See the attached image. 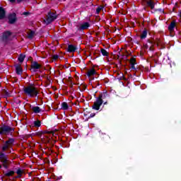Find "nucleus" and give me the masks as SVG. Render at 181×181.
Segmentation results:
<instances>
[{"instance_id": "14", "label": "nucleus", "mask_w": 181, "mask_h": 181, "mask_svg": "<svg viewBox=\"0 0 181 181\" xmlns=\"http://www.w3.org/2000/svg\"><path fill=\"white\" fill-rule=\"evenodd\" d=\"M94 67H95V65H94L93 67L90 70L88 71V72L86 73L88 77H91V76L97 74V71H95Z\"/></svg>"}, {"instance_id": "21", "label": "nucleus", "mask_w": 181, "mask_h": 181, "mask_svg": "<svg viewBox=\"0 0 181 181\" xmlns=\"http://www.w3.org/2000/svg\"><path fill=\"white\" fill-rule=\"evenodd\" d=\"M14 142H15V139L9 138L8 140L5 141V144H6L7 145L11 146L13 145Z\"/></svg>"}, {"instance_id": "39", "label": "nucleus", "mask_w": 181, "mask_h": 181, "mask_svg": "<svg viewBox=\"0 0 181 181\" xmlns=\"http://www.w3.org/2000/svg\"><path fill=\"white\" fill-rule=\"evenodd\" d=\"M131 25H132V26H135V23H134V22H131Z\"/></svg>"}, {"instance_id": "31", "label": "nucleus", "mask_w": 181, "mask_h": 181, "mask_svg": "<svg viewBox=\"0 0 181 181\" xmlns=\"http://www.w3.org/2000/svg\"><path fill=\"white\" fill-rule=\"evenodd\" d=\"M33 36H35V32L30 31V33L28 34L29 39H33Z\"/></svg>"}, {"instance_id": "38", "label": "nucleus", "mask_w": 181, "mask_h": 181, "mask_svg": "<svg viewBox=\"0 0 181 181\" xmlns=\"http://www.w3.org/2000/svg\"><path fill=\"white\" fill-rule=\"evenodd\" d=\"M17 1V4H21V2H22V1L23 0H16Z\"/></svg>"}, {"instance_id": "40", "label": "nucleus", "mask_w": 181, "mask_h": 181, "mask_svg": "<svg viewBox=\"0 0 181 181\" xmlns=\"http://www.w3.org/2000/svg\"><path fill=\"white\" fill-rule=\"evenodd\" d=\"M70 88H73V83L71 82Z\"/></svg>"}, {"instance_id": "25", "label": "nucleus", "mask_w": 181, "mask_h": 181, "mask_svg": "<svg viewBox=\"0 0 181 181\" xmlns=\"http://www.w3.org/2000/svg\"><path fill=\"white\" fill-rule=\"evenodd\" d=\"M16 173L18 176H16V177L21 178L22 177V173H23V170H22L21 168H18L16 171Z\"/></svg>"}, {"instance_id": "4", "label": "nucleus", "mask_w": 181, "mask_h": 181, "mask_svg": "<svg viewBox=\"0 0 181 181\" xmlns=\"http://www.w3.org/2000/svg\"><path fill=\"white\" fill-rule=\"evenodd\" d=\"M15 131L14 128H12L8 125H3L0 127V135H4V134H9L10 132H13Z\"/></svg>"}, {"instance_id": "32", "label": "nucleus", "mask_w": 181, "mask_h": 181, "mask_svg": "<svg viewBox=\"0 0 181 181\" xmlns=\"http://www.w3.org/2000/svg\"><path fill=\"white\" fill-rule=\"evenodd\" d=\"M94 117H95V113H91V114L87 117V119H86V121H88V119H90V118H94Z\"/></svg>"}, {"instance_id": "15", "label": "nucleus", "mask_w": 181, "mask_h": 181, "mask_svg": "<svg viewBox=\"0 0 181 181\" xmlns=\"http://www.w3.org/2000/svg\"><path fill=\"white\" fill-rule=\"evenodd\" d=\"M31 110H32L33 112H34V114H39V113L42 112V109L39 106H33L31 107Z\"/></svg>"}, {"instance_id": "1", "label": "nucleus", "mask_w": 181, "mask_h": 181, "mask_svg": "<svg viewBox=\"0 0 181 181\" xmlns=\"http://www.w3.org/2000/svg\"><path fill=\"white\" fill-rule=\"evenodd\" d=\"M23 93H25L26 95H28V97L35 98V97H37L39 90H37V88L35 87L33 85H31L27 87H24Z\"/></svg>"}, {"instance_id": "33", "label": "nucleus", "mask_w": 181, "mask_h": 181, "mask_svg": "<svg viewBox=\"0 0 181 181\" xmlns=\"http://www.w3.org/2000/svg\"><path fill=\"white\" fill-rule=\"evenodd\" d=\"M103 6H100V7H98L97 8H96V13H100V12H101V9H103Z\"/></svg>"}, {"instance_id": "10", "label": "nucleus", "mask_w": 181, "mask_h": 181, "mask_svg": "<svg viewBox=\"0 0 181 181\" xmlns=\"http://www.w3.org/2000/svg\"><path fill=\"white\" fill-rule=\"evenodd\" d=\"M14 67L16 69V73L18 74V76H22L23 74V69H22V66L19 64L14 65Z\"/></svg>"}, {"instance_id": "11", "label": "nucleus", "mask_w": 181, "mask_h": 181, "mask_svg": "<svg viewBox=\"0 0 181 181\" xmlns=\"http://www.w3.org/2000/svg\"><path fill=\"white\" fill-rule=\"evenodd\" d=\"M1 163L4 169H9V165H11V161H9L8 158H6L5 160H1Z\"/></svg>"}, {"instance_id": "20", "label": "nucleus", "mask_w": 181, "mask_h": 181, "mask_svg": "<svg viewBox=\"0 0 181 181\" xmlns=\"http://www.w3.org/2000/svg\"><path fill=\"white\" fill-rule=\"evenodd\" d=\"M13 175H15V171L13 170H8L4 173V176H6V177H11V176H13Z\"/></svg>"}, {"instance_id": "24", "label": "nucleus", "mask_w": 181, "mask_h": 181, "mask_svg": "<svg viewBox=\"0 0 181 181\" xmlns=\"http://www.w3.org/2000/svg\"><path fill=\"white\" fill-rule=\"evenodd\" d=\"M33 125L34 127H35V128H39V127H41L42 122H40V120H36L34 121Z\"/></svg>"}, {"instance_id": "37", "label": "nucleus", "mask_w": 181, "mask_h": 181, "mask_svg": "<svg viewBox=\"0 0 181 181\" xmlns=\"http://www.w3.org/2000/svg\"><path fill=\"white\" fill-rule=\"evenodd\" d=\"M30 13L29 12H24L23 15H25L26 16H28V15H29Z\"/></svg>"}, {"instance_id": "43", "label": "nucleus", "mask_w": 181, "mask_h": 181, "mask_svg": "<svg viewBox=\"0 0 181 181\" xmlns=\"http://www.w3.org/2000/svg\"><path fill=\"white\" fill-rule=\"evenodd\" d=\"M136 73L138 74L139 73H141V71L139 69V70L136 71Z\"/></svg>"}, {"instance_id": "7", "label": "nucleus", "mask_w": 181, "mask_h": 181, "mask_svg": "<svg viewBox=\"0 0 181 181\" xmlns=\"http://www.w3.org/2000/svg\"><path fill=\"white\" fill-rule=\"evenodd\" d=\"M103 103H104V100H100V99H98V98L96 99V101L94 102L93 105L92 106L93 110H95L96 111H98L101 105H103Z\"/></svg>"}, {"instance_id": "8", "label": "nucleus", "mask_w": 181, "mask_h": 181, "mask_svg": "<svg viewBox=\"0 0 181 181\" xmlns=\"http://www.w3.org/2000/svg\"><path fill=\"white\" fill-rule=\"evenodd\" d=\"M8 23L10 25H13V23H16L18 21V18H16V13H13L8 15Z\"/></svg>"}, {"instance_id": "5", "label": "nucleus", "mask_w": 181, "mask_h": 181, "mask_svg": "<svg viewBox=\"0 0 181 181\" xmlns=\"http://www.w3.org/2000/svg\"><path fill=\"white\" fill-rule=\"evenodd\" d=\"M10 36H12V32H11L9 30L4 31L1 36L2 42H4V43H6V42H8V40H9Z\"/></svg>"}, {"instance_id": "42", "label": "nucleus", "mask_w": 181, "mask_h": 181, "mask_svg": "<svg viewBox=\"0 0 181 181\" xmlns=\"http://www.w3.org/2000/svg\"><path fill=\"white\" fill-rule=\"evenodd\" d=\"M0 108H2V103L0 102Z\"/></svg>"}, {"instance_id": "48", "label": "nucleus", "mask_w": 181, "mask_h": 181, "mask_svg": "<svg viewBox=\"0 0 181 181\" xmlns=\"http://www.w3.org/2000/svg\"><path fill=\"white\" fill-rule=\"evenodd\" d=\"M160 11H162V9H160Z\"/></svg>"}, {"instance_id": "27", "label": "nucleus", "mask_w": 181, "mask_h": 181, "mask_svg": "<svg viewBox=\"0 0 181 181\" xmlns=\"http://www.w3.org/2000/svg\"><path fill=\"white\" fill-rule=\"evenodd\" d=\"M147 5L151 8V9H153L155 8V3L152 1H147Z\"/></svg>"}, {"instance_id": "3", "label": "nucleus", "mask_w": 181, "mask_h": 181, "mask_svg": "<svg viewBox=\"0 0 181 181\" xmlns=\"http://www.w3.org/2000/svg\"><path fill=\"white\" fill-rule=\"evenodd\" d=\"M90 26V23L84 22L80 25H76V32H79V33L84 35V30H87Z\"/></svg>"}, {"instance_id": "2", "label": "nucleus", "mask_w": 181, "mask_h": 181, "mask_svg": "<svg viewBox=\"0 0 181 181\" xmlns=\"http://www.w3.org/2000/svg\"><path fill=\"white\" fill-rule=\"evenodd\" d=\"M57 19V13L49 11L47 15V18L45 20V22L47 25H50L52 22H54Z\"/></svg>"}, {"instance_id": "46", "label": "nucleus", "mask_w": 181, "mask_h": 181, "mask_svg": "<svg viewBox=\"0 0 181 181\" xmlns=\"http://www.w3.org/2000/svg\"><path fill=\"white\" fill-rule=\"evenodd\" d=\"M0 169H2V165H0Z\"/></svg>"}, {"instance_id": "22", "label": "nucleus", "mask_w": 181, "mask_h": 181, "mask_svg": "<svg viewBox=\"0 0 181 181\" xmlns=\"http://www.w3.org/2000/svg\"><path fill=\"white\" fill-rule=\"evenodd\" d=\"M25 57H26V55L23 54H20V55L18 56V60L20 63H22L23 62L25 61Z\"/></svg>"}, {"instance_id": "36", "label": "nucleus", "mask_w": 181, "mask_h": 181, "mask_svg": "<svg viewBox=\"0 0 181 181\" xmlns=\"http://www.w3.org/2000/svg\"><path fill=\"white\" fill-rule=\"evenodd\" d=\"M9 2H11V4H13L16 1V0H8Z\"/></svg>"}, {"instance_id": "12", "label": "nucleus", "mask_w": 181, "mask_h": 181, "mask_svg": "<svg viewBox=\"0 0 181 181\" xmlns=\"http://www.w3.org/2000/svg\"><path fill=\"white\" fill-rule=\"evenodd\" d=\"M108 97V92L105 91L103 93H101L99 96L98 97V99L100 100V101H104L103 100H105Z\"/></svg>"}, {"instance_id": "18", "label": "nucleus", "mask_w": 181, "mask_h": 181, "mask_svg": "<svg viewBox=\"0 0 181 181\" xmlns=\"http://www.w3.org/2000/svg\"><path fill=\"white\" fill-rule=\"evenodd\" d=\"M118 59H122V60H127L128 59V56H129V54H124L122 52H119Z\"/></svg>"}, {"instance_id": "23", "label": "nucleus", "mask_w": 181, "mask_h": 181, "mask_svg": "<svg viewBox=\"0 0 181 181\" xmlns=\"http://www.w3.org/2000/svg\"><path fill=\"white\" fill-rule=\"evenodd\" d=\"M61 107L62 110H69V104H67V103L66 102L62 103L61 105Z\"/></svg>"}, {"instance_id": "19", "label": "nucleus", "mask_w": 181, "mask_h": 181, "mask_svg": "<svg viewBox=\"0 0 181 181\" xmlns=\"http://www.w3.org/2000/svg\"><path fill=\"white\" fill-rule=\"evenodd\" d=\"M146 36H148V30L144 29L140 35V39L144 40L146 39Z\"/></svg>"}, {"instance_id": "28", "label": "nucleus", "mask_w": 181, "mask_h": 181, "mask_svg": "<svg viewBox=\"0 0 181 181\" xmlns=\"http://www.w3.org/2000/svg\"><path fill=\"white\" fill-rule=\"evenodd\" d=\"M7 158H8V156H6L5 153L0 152V162Z\"/></svg>"}, {"instance_id": "30", "label": "nucleus", "mask_w": 181, "mask_h": 181, "mask_svg": "<svg viewBox=\"0 0 181 181\" xmlns=\"http://www.w3.org/2000/svg\"><path fill=\"white\" fill-rule=\"evenodd\" d=\"M3 94L6 96V97H11V95L9 94V92H8V90H3Z\"/></svg>"}, {"instance_id": "6", "label": "nucleus", "mask_w": 181, "mask_h": 181, "mask_svg": "<svg viewBox=\"0 0 181 181\" xmlns=\"http://www.w3.org/2000/svg\"><path fill=\"white\" fill-rule=\"evenodd\" d=\"M30 67H31V71H33L34 73H36L37 70H40V69H42V65L38 64L37 62L35 61L32 62Z\"/></svg>"}, {"instance_id": "34", "label": "nucleus", "mask_w": 181, "mask_h": 181, "mask_svg": "<svg viewBox=\"0 0 181 181\" xmlns=\"http://www.w3.org/2000/svg\"><path fill=\"white\" fill-rule=\"evenodd\" d=\"M53 60H57L59 59V55L58 54H54L52 57Z\"/></svg>"}, {"instance_id": "50", "label": "nucleus", "mask_w": 181, "mask_h": 181, "mask_svg": "<svg viewBox=\"0 0 181 181\" xmlns=\"http://www.w3.org/2000/svg\"><path fill=\"white\" fill-rule=\"evenodd\" d=\"M136 23H138V21L136 22Z\"/></svg>"}, {"instance_id": "35", "label": "nucleus", "mask_w": 181, "mask_h": 181, "mask_svg": "<svg viewBox=\"0 0 181 181\" xmlns=\"http://www.w3.org/2000/svg\"><path fill=\"white\" fill-rule=\"evenodd\" d=\"M134 80H135V78H134V76H131V77L129 78V81H134Z\"/></svg>"}, {"instance_id": "44", "label": "nucleus", "mask_w": 181, "mask_h": 181, "mask_svg": "<svg viewBox=\"0 0 181 181\" xmlns=\"http://www.w3.org/2000/svg\"><path fill=\"white\" fill-rule=\"evenodd\" d=\"M135 74H136V71H135V72L133 74V76H135Z\"/></svg>"}, {"instance_id": "29", "label": "nucleus", "mask_w": 181, "mask_h": 181, "mask_svg": "<svg viewBox=\"0 0 181 181\" xmlns=\"http://www.w3.org/2000/svg\"><path fill=\"white\" fill-rule=\"evenodd\" d=\"M100 53L103 54V56H105V57L108 56V52H107V51L105 50V49H104V48H102V49H100Z\"/></svg>"}, {"instance_id": "41", "label": "nucleus", "mask_w": 181, "mask_h": 181, "mask_svg": "<svg viewBox=\"0 0 181 181\" xmlns=\"http://www.w3.org/2000/svg\"><path fill=\"white\" fill-rule=\"evenodd\" d=\"M83 115H84V117H87L88 114L86 113V112H84V113H83Z\"/></svg>"}, {"instance_id": "13", "label": "nucleus", "mask_w": 181, "mask_h": 181, "mask_svg": "<svg viewBox=\"0 0 181 181\" xmlns=\"http://www.w3.org/2000/svg\"><path fill=\"white\" fill-rule=\"evenodd\" d=\"M77 50V47L73 45H69L67 48V52L69 53H74Z\"/></svg>"}, {"instance_id": "17", "label": "nucleus", "mask_w": 181, "mask_h": 181, "mask_svg": "<svg viewBox=\"0 0 181 181\" xmlns=\"http://www.w3.org/2000/svg\"><path fill=\"white\" fill-rule=\"evenodd\" d=\"M175 27H176V21H173L168 25V30H170V32H173V30H175Z\"/></svg>"}, {"instance_id": "47", "label": "nucleus", "mask_w": 181, "mask_h": 181, "mask_svg": "<svg viewBox=\"0 0 181 181\" xmlns=\"http://www.w3.org/2000/svg\"><path fill=\"white\" fill-rule=\"evenodd\" d=\"M106 104H107V102H105V103H104V105H105Z\"/></svg>"}, {"instance_id": "49", "label": "nucleus", "mask_w": 181, "mask_h": 181, "mask_svg": "<svg viewBox=\"0 0 181 181\" xmlns=\"http://www.w3.org/2000/svg\"><path fill=\"white\" fill-rule=\"evenodd\" d=\"M40 73H42V71H40Z\"/></svg>"}, {"instance_id": "9", "label": "nucleus", "mask_w": 181, "mask_h": 181, "mask_svg": "<svg viewBox=\"0 0 181 181\" xmlns=\"http://www.w3.org/2000/svg\"><path fill=\"white\" fill-rule=\"evenodd\" d=\"M130 69L132 70H136L135 64H136V56H132L129 60Z\"/></svg>"}, {"instance_id": "16", "label": "nucleus", "mask_w": 181, "mask_h": 181, "mask_svg": "<svg viewBox=\"0 0 181 181\" xmlns=\"http://www.w3.org/2000/svg\"><path fill=\"white\" fill-rule=\"evenodd\" d=\"M6 15V11L4 7H0V20L4 19Z\"/></svg>"}, {"instance_id": "45", "label": "nucleus", "mask_w": 181, "mask_h": 181, "mask_svg": "<svg viewBox=\"0 0 181 181\" xmlns=\"http://www.w3.org/2000/svg\"><path fill=\"white\" fill-rule=\"evenodd\" d=\"M149 43L152 45L153 42L152 41H148Z\"/></svg>"}, {"instance_id": "26", "label": "nucleus", "mask_w": 181, "mask_h": 181, "mask_svg": "<svg viewBox=\"0 0 181 181\" xmlns=\"http://www.w3.org/2000/svg\"><path fill=\"white\" fill-rule=\"evenodd\" d=\"M11 148V146L9 144H7L6 143L4 144V145L1 148V151L3 152H5L7 149H9Z\"/></svg>"}]
</instances>
